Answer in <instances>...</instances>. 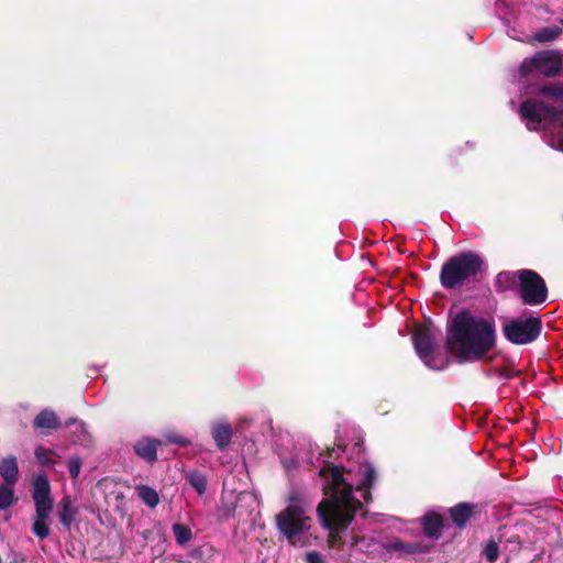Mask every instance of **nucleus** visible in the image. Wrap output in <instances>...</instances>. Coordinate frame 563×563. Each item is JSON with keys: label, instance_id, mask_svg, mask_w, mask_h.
<instances>
[{"label": "nucleus", "instance_id": "obj_1", "mask_svg": "<svg viewBox=\"0 0 563 563\" xmlns=\"http://www.w3.org/2000/svg\"><path fill=\"white\" fill-rule=\"evenodd\" d=\"M340 452L338 446L320 453L316 465L325 496L317 511L322 527L330 531L328 542L331 548L344 543L341 534L363 510V504L369 500V487L375 478V470L363 455L349 466L334 465Z\"/></svg>", "mask_w": 563, "mask_h": 563}, {"label": "nucleus", "instance_id": "obj_2", "mask_svg": "<svg viewBox=\"0 0 563 563\" xmlns=\"http://www.w3.org/2000/svg\"><path fill=\"white\" fill-rule=\"evenodd\" d=\"M495 340L494 322L467 310L456 313L448 323L446 349L461 363L482 360L494 347Z\"/></svg>", "mask_w": 563, "mask_h": 563}, {"label": "nucleus", "instance_id": "obj_3", "mask_svg": "<svg viewBox=\"0 0 563 563\" xmlns=\"http://www.w3.org/2000/svg\"><path fill=\"white\" fill-rule=\"evenodd\" d=\"M312 519L308 515L305 500L297 494L288 498V506L276 515L278 531L294 547H305L309 543Z\"/></svg>", "mask_w": 563, "mask_h": 563}, {"label": "nucleus", "instance_id": "obj_4", "mask_svg": "<svg viewBox=\"0 0 563 563\" xmlns=\"http://www.w3.org/2000/svg\"><path fill=\"white\" fill-rule=\"evenodd\" d=\"M484 269L485 262L481 255L474 252H462L443 264L440 283L445 289H454L475 278Z\"/></svg>", "mask_w": 563, "mask_h": 563}, {"label": "nucleus", "instance_id": "obj_5", "mask_svg": "<svg viewBox=\"0 0 563 563\" xmlns=\"http://www.w3.org/2000/svg\"><path fill=\"white\" fill-rule=\"evenodd\" d=\"M32 498L35 506V514L32 518V533L40 540L46 539L51 529L47 525L53 510V498L51 496V485L47 477L40 474L33 483Z\"/></svg>", "mask_w": 563, "mask_h": 563}, {"label": "nucleus", "instance_id": "obj_6", "mask_svg": "<svg viewBox=\"0 0 563 563\" xmlns=\"http://www.w3.org/2000/svg\"><path fill=\"white\" fill-rule=\"evenodd\" d=\"M561 55L556 51H543L525 58L519 67L521 76L543 75L553 77L561 70Z\"/></svg>", "mask_w": 563, "mask_h": 563}, {"label": "nucleus", "instance_id": "obj_7", "mask_svg": "<svg viewBox=\"0 0 563 563\" xmlns=\"http://www.w3.org/2000/svg\"><path fill=\"white\" fill-rule=\"evenodd\" d=\"M503 331L507 340L515 344H528L541 332V320L538 317H521L504 323Z\"/></svg>", "mask_w": 563, "mask_h": 563}, {"label": "nucleus", "instance_id": "obj_8", "mask_svg": "<svg viewBox=\"0 0 563 563\" xmlns=\"http://www.w3.org/2000/svg\"><path fill=\"white\" fill-rule=\"evenodd\" d=\"M413 345L418 356L427 367L433 371H442L449 365V358L435 352V342L429 331L417 332L413 336Z\"/></svg>", "mask_w": 563, "mask_h": 563}, {"label": "nucleus", "instance_id": "obj_9", "mask_svg": "<svg viewBox=\"0 0 563 563\" xmlns=\"http://www.w3.org/2000/svg\"><path fill=\"white\" fill-rule=\"evenodd\" d=\"M520 296L526 305H541L545 301L548 289L544 280L533 271L522 269L518 273Z\"/></svg>", "mask_w": 563, "mask_h": 563}, {"label": "nucleus", "instance_id": "obj_10", "mask_svg": "<svg viewBox=\"0 0 563 563\" xmlns=\"http://www.w3.org/2000/svg\"><path fill=\"white\" fill-rule=\"evenodd\" d=\"M57 514H58L60 523L66 528H70V526L74 523V521L78 515V509L74 505L70 496H64L59 500Z\"/></svg>", "mask_w": 563, "mask_h": 563}, {"label": "nucleus", "instance_id": "obj_11", "mask_svg": "<svg viewBox=\"0 0 563 563\" xmlns=\"http://www.w3.org/2000/svg\"><path fill=\"white\" fill-rule=\"evenodd\" d=\"M211 435L216 442L217 448L224 450L232 439V428L228 422H216L211 427Z\"/></svg>", "mask_w": 563, "mask_h": 563}, {"label": "nucleus", "instance_id": "obj_12", "mask_svg": "<svg viewBox=\"0 0 563 563\" xmlns=\"http://www.w3.org/2000/svg\"><path fill=\"white\" fill-rule=\"evenodd\" d=\"M159 444V440L146 438L139 440L134 445V450L140 457L147 462H154L157 459V446Z\"/></svg>", "mask_w": 563, "mask_h": 563}, {"label": "nucleus", "instance_id": "obj_13", "mask_svg": "<svg viewBox=\"0 0 563 563\" xmlns=\"http://www.w3.org/2000/svg\"><path fill=\"white\" fill-rule=\"evenodd\" d=\"M423 532L428 538L439 539L443 529V521L440 515L429 512L422 518Z\"/></svg>", "mask_w": 563, "mask_h": 563}, {"label": "nucleus", "instance_id": "obj_14", "mask_svg": "<svg viewBox=\"0 0 563 563\" xmlns=\"http://www.w3.org/2000/svg\"><path fill=\"white\" fill-rule=\"evenodd\" d=\"M0 475L4 484L14 485L16 483L19 467L14 456H8L0 462Z\"/></svg>", "mask_w": 563, "mask_h": 563}, {"label": "nucleus", "instance_id": "obj_15", "mask_svg": "<svg viewBox=\"0 0 563 563\" xmlns=\"http://www.w3.org/2000/svg\"><path fill=\"white\" fill-rule=\"evenodd\" d=\"M473 512V505L459 504L450 509V516L452 521L459 527L464 528L470 521Z\"/></svg>", "mask_w": 563, "mask_h": 563}, {"label": "nucleus", "instance_id": "obj_16", "mask_svg": "<svg viewBox=\"0 0 563 563\" xmlns=\"http://www.w3.org/2000/svg\"><path fill=\"white\" fill-rule=\"evenodd\" d=\"M60 422L54 411L43 410L34 419L36 429H57Z\"/></svg>", "mask_w": 563, "mask_h": 563}, {"label": "nucleus", "instance_id": "obj_17", "mask_svg": "<svg viewBox=\"0 0 563 563\" xmlns=\"http://www.w3.org/2000/svg\"><path fill=\"white\" fill-rule=\"evenodd\" d=\"M135 492L139 498L150 508H155L159 504L158 493L147 485H137Z\"/></svg>", "mask_w": 563, "mask_h": 563}, {"label": "nucleus", "instance_id": "obj_18", "mask_svg": "<svg viewBox=\"0 0 563 563\" xmlns=\"http://www.w3.org/2000/svg\"><path fill=\"white\" fill-rule=\"evenodd\" d=\"M177 544L185 545L192 539L191 529L183 523H174L172 527Z\"/></svg>", "mask_w": 563, "mask_h": 563}, {"label": "nucleus", "instance_id": "obj_19", "mask_svg": "<svg viewBox=\"0 0 563 563\" xmlns=\"http://www.w3.org/2000/svg\"><path fill=\"white\" fill-rule=\"evenodd\" d=\"M186 479L195 488L199 495H203L207 490V478L199 472H189Z\"/></svg>", "mask_w": 563, "mask_h": 563}, {"label": "nucleus", "instance_id": "obj_20", "mask_svg": "<svg viewBox=\"0 0 563 563\" xmlns=\"http://www.w3.org/2000/svg\"><path fill=\"white\" fill-rule=\"evenodd\" d=\"M516 276L509 272H501L496 276L495 287L497 291H506L516 284Z\"/></svg>", "mask_w": 563, "mask_h": 563}, {"label": "nucleus", "instance_id": "obj_21", "mask_svg": "<svg viewBox=\"0 0 563 563\" xmlns=\"http://www.w3.org/2000/svg\"><path fill=\"white\" fill-rule=\"evenodd\" d=\"M561 33L562 30L560 26L551 25L539 30L538 33L536 34V38L539 42H552L555 38H558L561 35Z\"/></svg>", "mask_w": 563, "mask_h": 563}, {"label": "nucleus", "instance_id": "obj_22", "mask_svg": "<svg viewBox=\"0 0 563 563\" xmlns=\"http://www.w3.org/2000/svg\"><path fill=\"white\" fill-rule=\"evenodd\" d=\"M13 485H0V509H7L14 503Z\"/></svg>", "mask_w": 563, "mask_h": 563}, {"label": "nucleus", "instance_id": "obj_23", "mask_svg": "<svg viewBox=\"0 0 563 563\" xmlns=\"http://www.w3.org/2000/svg\"><path fill=\"white\" fill-rule=\"evenodd\" d=\"M388 552H405V553H417L419 548L415 543H404L401 541H391L386 545Z\"/></svg>", "mask_w": 563, "mask_h": 563}, {"label": "nucleus", "instance_id": "obj_24", "mask_svg": "<svg viewBox=\"0 0 563 563\" xmlns=\"http://www.w3.org/2000/svg\"><path fill=\"white\" fill-rule=\"evenodd\" d=\"M499 555V545L496 541L490 540L486 543L483 550V556L489 562L494 563Z\"/></svg>", "mask_w": 563, "mask_h": 563}, {"label": "nucleus", "instance_id": "obj_25", "mask_svg": "<svg viewBox=\"0 0 563 563\" xmlns=\"http://www.w3.org/2000/svg\"><path fill=\"white\" fill-rule=\"evenodd\" d=\"M81 460L77 456L70 457L68 461V471L70 474V477L73 479H76L79 476L80 470H81Z\"/></svg>", "mask_w": 563, "mask_h": 563}, {"label": "nucleus", "instance_id": "obj_26", "mask_svg": "<svg viewBox=\"0 0 563 563\" xmlns=\"http://www.w3.org/2000/svg\"><path fill=\"white\" fill-rule=\"evenodd\" d=\"M166 439L170 443H176V444H179V445H183V446H188V445L191 444L190 440H188V439H186V438H184L181 435L174 434V433L167 434Z\"/></svg>", "mask_w": 563, "mask_h": 563}, {"label": "nucleus", "instance_id": "obj_27", "mask_svg": "<svg viewBox=\"0 0 563 563\" xmlns=\"http://www.w3.org/2000/svg\"><path fill=\"white\" fill-rule=\"evenodd\" d=\"M305 560L307 563H325L323 555L317 551L307 552Z\"/></svg>", "mask_w": 563, "mask_h": 563}, {"label": "nucleus", "instance_id": "obj_28", "mask_svg": "<svg viewBox=\"0 0 563 563\" xmlns=\"http://www.w3.org/2000/svg\"><path fill=\"white\" fill-rule=\"evenodd\" d=\"M70 423L76 424V429L80 432V435H78V441H84L87 437V430L86 426L82 422H77L75 419L70 420L66 424L69 426Z\"/></svg>", "mask_w": 563, "mask_h": 563}, {"label": "nucleus", "instance_id": "obj_29", "mask_svg": "<svg viewBox=\"0 0 563 563\" xmlns=\"http://www.w3.org/2000/svg\"><path fill=\"white\" fill-rule=\"evenodd\" d=\"M282 462L284 464L285 470L290 473L292 470L297 468L299 466V462L297 459L291 457L290 460L282 459Z\"/></svg>", "mask_w": 563, "mask_h": 563}, {"label": "nucleus", "instance_id": "obj_30", "mask_svg": "<svg viewBox=\"0 0 563 563\" xmlns=\"http://www.w3.org/2000/svg\"><path fill=\"white\" fill-rule=\"evenodd\" d=\"M35 456L43 465L48 464V460L46 459V451L43 448H37L35 450Z\"/></svg>", "mask_w": 563, "mask_h": 563}, {"label": "nucleus", "instance_id": "obj_31", "mask_svg": "<svg viewBox=\"0 0 563 563\" xmlns=\"http://www.w3.org/2000/svg\"><path fill=\"white\" fill-rule=\"evenodd\" d=\"M358 543V539L356 537H353L352 538V542H351V545H355Z\"/></svg>", "mask_w": 563, "mask_h": 563}, {"label": "nucleus", "instance_id": "obj_32", "mask_svg": "<svg viewBox=\"0 0 563 563\" xmlns=\"http://www.w3.org/2000/svg\"><path fill=\"white\" fill-rule=\"evenodd\" d=\"M560 23H561V25L563 26V18H562V19H560Z\"/></svg>", "mask_w": 563, "mask_h": 563}]
</instances>
